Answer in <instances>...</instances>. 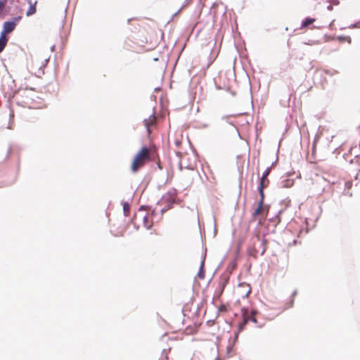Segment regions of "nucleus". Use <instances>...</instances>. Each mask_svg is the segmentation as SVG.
Wrapping results in <instances>:
<instances>
[{
	"instance_id": "6",
	"label": "nucleus",
	"mask_w": 360,
	"mask_h": 360,
	"mask_svg": "<svg viewBox=\"0 0 360 360\" xmlns=\"http://www.w3.org/2000/svg\"><path fill=\"white\" fill-rule=\"evenodd\" d=\"M269 184V181L267 178L261 177L258 189L262 198H264V189L268 186Z\"/></svg>"
},
{
	"instance_id": "19",
	"label": "nucleus",
	"mask_w": 360,
	"mask_h": 360,
	"mask_svg": "<svg viewBox=\"0 0 360 360\" xmlns=\"http://www.w3.org/2000/svg\"><path fill=\"white\" fill-rule=\"evenodd\" d=\"M352 184L350 181H347L345 183V186L349 189L352 187Z\"/></svg>"
},
{
	"instance_id": "3",
	"label": "nucleus",
	"mask_w": 360,
	"mask_h": 360,
	"mask_svg": "<svg viewBox=\"0 0 360 360\" xmlns=\"http://www.w3.org/2000/svg\"><path fill=\"white\" fill-rule=\"evenodd\" d=\"M21 16H18L15 18H13L12 20L11 21H6L4 24V30L1 32V34H4V35H6L7 34L11 33L13 32L18 22L21 20Z\"/></svg>"
},
{
	"instance_id": "1",
	"label": "nucleus",
	"mask_w": 360,
	"mask_h": 360,
	"mask_svg": "<svg viewBox=\"0 0 360 360\" xmlns=\"http://www.w3.org/2000/svg\"><path fill=\"white\" fill-rule=\"evenodd\" d=\"M159 159L157 148L155 146H143L134 156L130 169L136 173L141 168L149 162Z\"/></svg>"
},
{
	"instance_id": "13",
	"label": "nucleus",
	"mask_w": 360,
	"mask_h": 360,
	"mask_svg": "<svg viewBox=\"0 0 360 360\" xmlns=\"http://www.w3.org/2000/svg\"><path fill=\"white\" fill-rule=\"evenodd\" d=\"M36 4H37V2H34V4H32L30 3V8L27 10V13H26V15L27 16L32 15H33V14H34L36 13V11H37L36 10Z\"/></svg>"
},
{
	"instance_id": "16",
	"label": "nucleus",
	"mask_w": 360,
	"mask_h": 360,
	"mask_svg": "<svg viewBox=\"0 0 360 360\" xmlns=\"http://www.w3.org/2000/svg\"><path fill=\"white\" fill-rule=\"evenodd\" d=\"M184 180L188 183H192L193 181V176L192 175H191L190 174H186L184 177Z\"/></svg>"
},
{
	"instance_id": "22",
	"label": "nucleus",
	"mask_w": 360,
	"mask_h": 360,
	"mask_svg": "<svg viewBox=\"0 0 360 360\" xmlns=\"http://www.w3.org/2000/svg\"><path fill=\"white\" fill-rule=\"evenodd\" d=\"M347 41H348L349 43L351 42V39H350V37H347Z\"/></svg>"
},
{
	"instance_id": "11",
	"label": "nucleus",
	"mask_w": 360,
	"mask_h": 360,
	"mask_svg": "<svg viewBox=\"0 0 360 360\" xmlns=\"http://www.w3.org/2000/svg\"><path fill=\"white\" fill-rule=\"evenodd\" d=\"M264 198H260V200L258 202L257 207L255 210L252 215L254 217L259 215L263 210Z\"/></svg>"
},
{
	"instance_id": "10",
	"label": "nucleus",
	"mask_w": 360,
	"mask_h": 360,
	"mask_svg": "<svg viewBox=\"0 0 360 360\" xmlns=\"http://www.w3.org/2000/svg\"><path fill=\"white\" fill-rule=\"evenodd\" d=\"M35 62L36 61L34 60H32L31 64L30 65V71L33 74H34L35 75L39 76L41 73H43V70H41V67L43 65L39 66V68H38V70L37 71L36 68H35Z\"/></svg>"
},
{
	"instance_id": "2",
	"label": "nucleus",
	"mask_w": 360,
	"mask_h": 360,
	"mask_svg": "<svg viewBox=\"0 0 360 360\" xmlns=\"http://www.w3.org/2000/svg\"><path fill=\"white\" fill-rule=\"evenodd\" d=\"M18 94L21 98L20 101L22 105L30 108H37L36 104L39 103L37 100L41 99L37 96L36 90L33 88L19 90Z\"/></svg>"
},
{
	"instance_id": "21",
	"label": "nucleus",
	"mask_w": 360,
	"mask_h": 360,
	"mask_svg": "<svg viewBox=\"0 0 360 360\" xmlns=\"http://www.w3.org/2000/svg\"><path fill=\"white\" fill-rule=\"evenodd\" d=\"M224 309H225V307H224V306H221V307H220V310H221V311H222V310H224Z\"/></svg>"
},
{
	"instance_id": "18",
	"label": "nucleus",
	"mask_w": 360,
	"mask_h": 360,
	"mask_svg": "<svg viewBox=\"0 0 360 360\" xmlns=\"http://www.w3.org/2000/svg\"><path fill=\"white\" fill-rule=\"evenodd\" d=\"M262 243L264 244V248L262 249V254H264V252L266 251V244H265L266 240L265 239L262 240Z\"/></svg>"
},
{
	"instance_id": "5",
	"label": "nucleus",
	"mask_w": 360,
	"mask_h": 360,
	"mask_svg": "<svg viewBox=\"0 0 360 360\" xmlns=\"http://www.w3.org/2000/svg\"><path fill=\"white\" fill-rule=\"evenodd\" d=\"M248 321H252L254 323L257 322L254 311H252L250 314H248L247 311L243 314V321L240 323V330H243Z\"/></svg>"
},
{
	"instance_id": "8",
	"label": "nucleus",
	"mask_w": 360,
	"mask_h": 360,
	"mask_svg": "<svg viewBox=\"0 0 360 360\" xmlns=\"http://www.w3.org/2000/svg\"><path fill=\"white\" fill-rule=\"evenodd\" d=\"M155 121L156 117L154 115H151L148 120H144V125L146 127L148 134H150V127L155 124Z\"/></svg>"
},
{
	"instance_id": "17",
	"label": "nucleus",
	"mask_w": 360,
	"mask_h": 360,
	"mask_svg": "<svg viewBox=\"0 0 360 360\" xmlns=\"http://www.w3.org/2000/svg\"><path fill=\"white\" fill-rule=\"evenodd\" d=\"M271 172V168L268 167L266 169V170L263 172L262 177L267 178L268 175Z\"/></svg>"
},
{
	"instance_id": "9",
	"label": "nucleus",
	"mask_w": 360,
	"mask_h": 360,
	"mask_svg": "<svg viewBox=\"0 0 360 360\" xmlns=\"http://www.w3.org/2000/svg\"><path fill=\"white\" fill-rule=\"evenodd\" d=\"M143 226L147 229H149L153 226V221H152V217L149 214H146L143 216Z\"/></svg>"
},
{
	"instance_id": "14",
	"label": "nucleus",
	"mask_w": 360,
	"mask_h": 360,
	"mask_svg": "<svg viewBox=\"0 0 360 360\" xmlns=\"http://www.w3.org/2000/svg\"><path fill=\"white\" fill-rule=\"evenodd\" d=\"M204 262H202L200 265V271L198 274V276L200 279H203L205 278V271L203 269Z\"/></svg>"
},
{
	"instance_id": "12",
	"label": "nucleus",
	"mask_w": 360,
	"mask_h": 360,
	"mask_svg": "<svg viewBox=\"0 0 360 360\" xmlns=\"http://www.w3.org/2000/svg\"><path fill=\"white\" fill-rule=\"evenodd\" d=\"M8 42V38L6 35H4V34L1 33L0 36V53L3 51L5 46H6V44Z\"/></svg>"
},
{
	"instance_id": "4",
	"label": "nucleus",
	"mask_w": 360,
	"mask_h": 360,
	"mask_svg": "<svg viewBox=\"0 0 360 360\" xmlns=\"http://www.w3.org/2000/svg\"><path fill=\"white\" fill-rule=\"evenodd\" d=\"M236 292L240 297L245 298L251 292V287L246 283H240L236 289Z\"/></svg>"
},
{
	"instance_id": "7",
	"label": "nucleus",
	"mask_w": 360,
	"mask_h": 360,
	"mask_svg": "<svg viewBox=\"0 0 360 360\" xmlns=\"http://www.w3.org/2000/svg\"><path fill=\"white\" fill-rule=\"evenodd\" d=\"M316 21V18H306L301 24L300 29H306L309 27L314 22Z\"/></svg>"
},
{
	"instance_id": "20",
	"label": "nucleus",
	"mask_w": 360,
	"mask_h": 360,
	"mask_svg": "<svg viewBox=\"0 0 360 360\" xmlns=\"http://www.w3.org/2000/svg\"><path fill=\"white\" fill-rule=\"evenodd\" d=\"M255 238L257 241H259V240H260L259 235L258 233H257V234H256V235H255Z\"/></svg>"
},
{
	"instance_id": "15",
	"label": "nucleus",
	"mask_w": 360,
	"mask_h": 360,
	"mask_svg": "<svg viewBox=\"0 0 360 360\" xmlns=\"http://www.w3.org/2000/svg\"><path fill=\"white\" fill-rule=\"evenodd\" d=\"M130 206L127 202H124L123 205V212L125 216H128L129 214Z\"/></svg>"
}]
</instances>
